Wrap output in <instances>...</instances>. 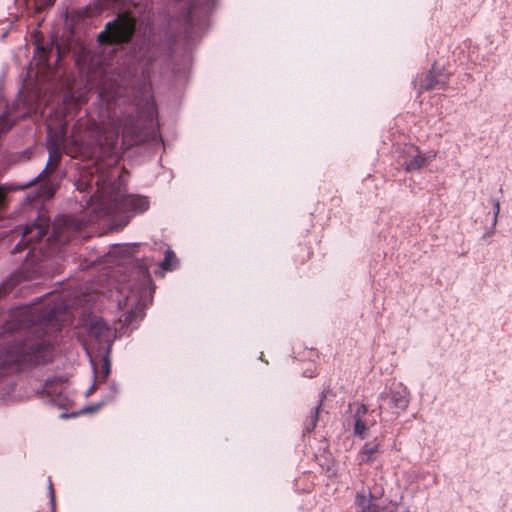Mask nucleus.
Here are the masks:
<instances>
[{
	"instance_id": "obj_17",
	"label": "nucleus",
	"mask_w": 512,
	"mask_h": 512,
	"mask_svg": "<svg viewBox=\"0 0 512 512\" xmlns=\"http://www.w3.org/2000/svg\"><path fill=\"white\" fill-rule=\"evenodd\" d=\"M320 405H318L317 409L320 408ZM317 420H318V410H316L312 415H311V418H310V421L307 423V426H306V429L308 431L314 429V427L316 426V423H317Z\"/></svg>"
},
{
	"instance_id": "obj_21",
	"label": "nucleus",
	"mask_w": 512,
	"mask_h": 512,
	"mask_svg": "<svg viewBox=\"0 0 512 512\" xmlns=\"http://www.w3.org/2000/svg\"><path fill=\"white\" fill-rule=\"evenodd\" d=\"M128 134H130V130H129V128H128V127H124V129H123V135H124V136H126V135H128Z\"/></svg>"
},
{
	"instance_id": "obj_15",
	"label": "nucleus",
	"mask_w": 512,
	"mask_h": 512,
	"mask_svg": "<svg viewBox=\"0 0 512 512\" xmlns=\"http://www.w3.org/2000/svg\"><path fill=\"white\" fill-rule=\"evenodd\" d=\"M175 258V254L171 250L166 251L165 258L161 263V266L164 270H170L172 268L171 261Z\"/></svg>"
},
{
	"instance_id": "obj_7",
	"label": "nucleus",
	"mask_w": 512,
	"mask_h": 512,
	"mask_svg": "<svg viewBox=\"0 0 512 512\" xmlns=\"http://www.w3.org/2000/svg\"><path fill=\"white\" fill-rule=\"evenodd\" d=\"M407 157L404 160V165L407 171H412L425 166L428 158L421 155L419 149L413 145L406 148Z\"/></svg>"
},
{
	"instance_id": "obj_3",
	"label": "nucleus",
	"mask_w": 512,
	"mask_h": 512,
	"mask_svg": "<svg viewBox=\"0 0 512 512\" xmlns=\"http://www.w3.org/2000/svg\"><path fill=\"white\" fill-rule=\"evenodd\" d=\"M118 307L123 312L120 321L126 325H132L144 316V305L141 302L140 292L138 290H131L128 295L120 298Z\"/></svg>"
},
{
	"instance_id": "obj_9",
	"label": "nucleus",
	"mask_w": 512,
	"mask_h": 512,
	"mask_svg": "<svg viewBox=\"0 0 512 512\" xmlns=\"http://www.w3.org/2000/svg\"><path fill=\"white\" fill-rule=\"evenodd\" d=\"M356 512H383L380 504L373 497L358 493L356 496Z\"/></svg>"
},
{
	"instance_id": "obj_16",
	"label": "nucleus",
	"mask_w": 512,
	"mask_h": 512,
	"mask_svg": "<svg viewBox=\"0 0 512 512\" xmlns=\"http://www.w3.org/2000/svg\"><path fill=\"white\" fill-rule=\"evenodd\" d=\"M12 127V123L7 116L0 117V133L8 131Z\"/></svg>"
},
{
	"instance_id": "obj_23",
	"label": "nucleus",
	"mask_w": 512,
	"mask_h": 512,
	"mask_svg": "<svg viewBox=\"0 0 512 512\" xmlns=\"http://www.w3.org/2000/svg\"><path fill=\"white\" fill-rule=\"evenodd\" d=\"M61 417H62V418H67V417H68V415H67V414H65V413H63V414H61Z\"/></svg>"
},
{
	"instance_id": "obj_2",
	"label": "nucleus",
	"mask_w": 512,
	"mask_h": 512,
	"mask_svg": "<svg viewBox=\"0 0 512 512\" xmlns=\"http://www.w3.org/2000/svg\"><path fill=\"white\" fill-rule=\"evenodd\" d=\"M409 397L410 393L407 387L401 383L394 384L388 393L381 395L380 414L390 412L392 415L398 416L408 407Z\"/></svg>"
},
{
	"instance_id": "obj_18",
	"label": "nucleus",
	"mask_w": 512,
	"mask_h": 512,
	"mask_svg": "<svg viewBox=\"0 0 512 512\" xmlns=\"http://www.w3.org/2000/svg\"><path fill=\"white\" fill-rule=\"evenodd\" d=\"M494 208H495V212H494V220H493V225L496 224L497 222V217L499 215V212H500V203L498 201H495L494 202Z\"/></svg>"
},
{
	"instance_id": "obj_10",
	"label": "nucleus",
	"mask_w": 512,
	"mask_h": 512,
	"mask_svg": "<svg viewBox=\"0 0 512 512\" xmlns=\"http://www.w3.org/2000/svg\"><path fill=\"white\" fill-rule=\"evenodd\" d=\"M367 408L364 405H359L357 410L355 411V425L354 432L356 435L364 438L366 436V432L368 427L366 423L363 421L362 417L366 414Z\"/></svg>"
},
{
	"instance_id": "obj_5",
	"label": "nucleus",
	"mask_w": 512,
	"mask_h": 512,
	"mask_svg": "<svg viewBox=\"0 0 512 512\" xmlns=\"http://www.w3.org/2000/svg\"><path fill=\"white\" fill-rule=\"evenodd\" d=\"M48 230V220L45 217L38 218L36 223L27 225L22 234V240L18 243L14 251H20L22 246H28L33 241L40 240Z\"/></svg>"
},
{
	"instance_id": "obj_20",
	"label": "nucleus",
	"mask_w": 512,
	"mask_h": 512,
	"mask_svg": "<svg viewBox=\"0 0 512 512\" xmlns=\"http://www.w3.org/2000/svg\"><path fill=\"white\" fill-rule=\"evenodd\" d=\"M4 201V190L0 188V206L2 205Z\"/></svg>"
},
{
	"instance_id": "obj_4",
	"label": "nucleus",
	"mask_w": 512,
	"mask_h": 512,
	"mask_svg": "<svg viewBox=\"0 0 512 512\" xmlns=\"http://www.w3.org/2000/svg\"><path fill=\"white\" fill-rule=\"evenodd\" d=\"M89 134L93 144L99 148H112L116 145L119 136V125L114 120H109L107 124L100 127L97 123L89 124Z\"/></svg>"
},
{
	"instance_id": "obj_14",
	"label": "nucleus",
	"mask_w": 512,
	"mask_h": 512,
	"mask_svg": "<svg viewBox=\"0 0 512 512\" xmlns=\"http://www.w3.org/2000/svg\"><path fill=\"white\" fill-rule=\"evenodd\" d=\"M437 85H438V81L435 79V75L432 72H430L426 76L425 83L422 86L425 90H431V89L436 88Z\"/></svg>"
},
{
	"instance_id": "obj_11",
	"label": "nucleus",
	"mask_w": 512,
	"mask_h": 512,
	"mask_svg": "<svg viewBox=\"0 0 512 512\" xmlns=\"http://www.w3.org/2000/svg\"><path fill=\"white\" fill-rule=\"evenodd\" d=\"M125 205L135 211L143 212L148 209L149 202L147 198L141 196H128L124 199Z\"/></svg>"
},
{
	"instance_id": "obj_6",
	"label": "nucleus",
	"mask_w": 512,
	"mask_h": 512,
	"mask_svg": "<svg viewBox=\"0 0 512 512\" xmlns=\"http://www.w3.org/2000/svg\"><path fill=\"white\" fill-rule=\"evenodd\" d=\"M64 135L65 132L63 129H61L59 132L55 133V135H52V129L49 127V139L47 142V148L49 151V160L46 165V169L49 167V165H56L59 158H60V152L61 148L63 146L64 142Z\"/></svg>"
},
{
	"instance_id": "obj_19",
	"label": "nucleus",
	"mask_w": 512,
	"mask_h": 512,
	"mask_svg": "<svg viewBox=\"0 0 512 512\" xmlns=\"http://www.w3.org/2000/svg\"><path fill=\"white\" fill-rule=\"evenodd\" d=\"M154 110H155V108H154V104L151 102V103L149 104V116H152V115H153Z\"/></svg>"
},
{
	"instance_id": "obj_1",
	"label": "nucleus",
	"mask_w": 512,
	"mask_h": 512,
	"mask_svg": "<svg viewBox=\"0 0 512 512\" xmlns=\"http://www.w3.org/2000/svg\"><path fill=\"white\" fill-rule=\"evenodd\" d=\"M134 29V20L128 15H120L116 20L106 24L105 30L98 35V40L101 43L127 42Z\"/></svg>"
},
{
	"instance_id": "obj_13",
	"label": "nucleus",
	"mask_w": 512,
	"mask_h": 512,
	"mask_svg": "<svg viewBox=\"0 0 512 512\" xmlns=\"http://www.w3.org/2000/svg\"><path fill=\"white\" fill-rule=\"evenodd\" d=\"M378 450V445H369L365 444L361 451V461L362 462H371L373 459V454Z\"/></svg>"
},
{
	"instance_id": "obj_22",
	"label": "nucleus",
	"mask_w": 512,
	"mask_h": 512,
	"mask_svg": "<svg viewBox=\"0 0 512 512\" xmlns=\"http://www.w3.org/2000/svg\"><path fill=\"white\" fill-rule=\"evenodd\" d=\"M105 368H106V374H108L109 368H108V363L107 362H105Z\"/></svg>"
},
{
	"instance_id": "obj_8",
	"label": "nucleus",
	"mask_w": 512,
	"mask_h": 512,
	"mask_svg": "<svg viewBox=\"0 0 512 512\" xmlns=\"http://www.w3.org/2000/svg\"><path fill=\"white\" fill-rule=\"evenodd\" d=\"M88 332L91 337H94L101 344L111 342L110 331L102 319L93 320L89 325Z\"/></svg>"
},
{
	"instance_id": "obj_12",
	"label": "nucleus",
	"mask_w": 512,
	"mask_h": 512,
	"mask_svg": "<svg viewBox=\"0 0 512 512\" xmlns=\"http://www.w3.org/2000/svg\"><path fill=\"white\" fill-rule=\"evenodd\" d=\"M96 184L98 186V189L95 192V194L91 197V199L96 200V201H100L101 204H104V202H106V201H108L110 199L109 196H108V192L106 190V187H105L106 181L103 179L100 182V180L98 179L96 181Z\"/></svg>"
}]
</instances>
